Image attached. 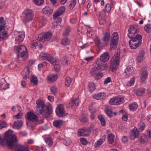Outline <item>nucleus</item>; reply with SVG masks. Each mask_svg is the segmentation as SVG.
Returning <instances> with one entry per match:
<instances>
[{"mask_svg": "<svg viewBox=\"0 0 151 151\" xmlns=\"http://www.w3.org/2000/svg\"><path fill=\"white\" fill-rule=\"evenodd\" d=\"M13 133L12 131L9 129L5 132L4 138H1L0 135V145L4 147L6 144L11 149L14 148L15 151H29L27 145H22L18 144L17 136Z\"/></svg>", "mask_w": 151, "mask_h": 151, "instance_id": "nucleus-1", "label": "nucleus"}, {"mask_svg": "<svg viewBox=\"0 0 151 151\" xmlns=\"http://www.w3.org/2000/svg\"><path fill=\"white\" fill-rule=\"evenodd\" d=\"M37 111L39 114H42L44 117H48L52 113L51 107L45 106L44 101L42 100H38L36 101Z\"/></svg>", "mask_w": 151, "mask_h": 151, "instance_id": "nucleus-2", "label": "nucleus"}, {"mask_svg": "<svg viewBox=\"0 0 151 151\" xmlns=\"http://www.w3.org/2000/svg\"><path fill=\"white\" fill-rule=\"evenodd\" d=\"M14 51L16 53L20 52V55H17L18 59L19 61H24L26 60L28 57V54L26 46L23 45H19L15 46Z\"/></svg>", "mask_w": 151, "mask_h": 151, "instance_id": "nucleus-3", "label": "nucleus"}, {"mask_svg": "<svg viewBox=\"0 0 151 151\" xmlns=\"http://www.w3.org/2000/svg\"><path fill=\"white\" fill-rule=\"evenodd\" d=\"M34 17L33 12L32 10L26 9L24 10L22 13V20L24 24L31 22Z\"/></svg>", "mask_w": 151, "mask_h": 151, "instance_id": "nucleus-4", "label": "nucleus"}, {"mask_svg": "<svg viewBox=\"0 0 151 151\" xmlns=\"http://www.w3.org/2000/svg\"><path fill=\"white\" fill-rule=\"evenodd\" d=\"M129 38L130 39L129 41V45L131 49H135L141 44L142 37L140 35H137L133 37Z\"/></svg>", "mask_w": 151, "mask_h": 151, "instance_id": "nucleus-5", "label": "nucleus"}, {"mask_svg": "<svg viewBox=\"0 0 151 151\" xmlns=\"http://www.w3.org/2000/svg\"><path fill=\"white\" fill-rule=\"evenodd\" d=\"M40 58L42 60H47L54 65H57L59 64L58 60L53 57L50 54L43 52H41L40 55Z\"/></svg>", "mask_w": 151, "mask_h": 151, "instance_id": "nucleus-6", "label": "nucleus"}, {"mask_svg": "<svg viewBox=\"0 0 151 151\" xmlns=\"http://www.w3.org/2000/svg\"><path fill=\"white\" fill-rule=\"evenodd\" d=\"M52 36L51 32L49 31L44 34L38 35L37 40L40 45L42 44L45 41H48L50 40Z\"/></svg>", "mask_w": 151, "mask_h": 151, "instance_id": "nucleus-7", "label": "nucleus"}, {"mask_svg": "<svg viewBox=\"0 0 151 151\" xmlns=\"http://www.w3.org/2000/svg\"><path fill=\"white\" fill-rule=\"evenodd\" d=\"M119 62V56L117 55H114L111 60V65L110 67L111 71L114 72L118 68Z\"/></svg>", "mask_w": 151, "mask_h": 151, "instance_id": "nucleus-8", "label": "nucleus"}, {"mask_svg": "<svg viewBox=\"0 0 151 151\" xmlns=\"http://www.w3.org/2000/svg\"><path fill=\"white\" fill-rule=\"evenodd\" d=\"M119 41V36L118 33L114 32L112 34L110 44V49L114 50L117 47Z\"/></svg>", "mask_w": 151, "mask_h": 151, "instance_id": "nucleus-9", "label": "nucleus"}, {"mask_svg": "<svg viewBox=\"0 0 151 151\" xmlns=\"http://www.w3.org/2000/svg\"><path fill=\"white\" fill-rule=\"evenodd\" d=\"M124 102L123 97L117 96L111 98L109 101V103L113 105H117L122 104Z\"/></svg>", "mask_w": 151, "mask_h": 151, "instance_id": "nucleus-10", "label": "nucleus"}, {"mask_svg": "<svg viewBox=\"0 0 151 151\" xmlns=\"http://www.w3.org/2000/svg\"><path fill=\"white\" fill-rule=\"evenodd\" d=\"M139 132L136 127L131 130L129 133V138L131 140H134L139 137Z\"/></svg>", "mask_w": 151, "mask_h": 151, "instance_id": "nucleus-11", "label": "nucleus"}, {"mask_svg": "<svg viewBox=\"0 0 151 151\" xmlns=\"http://www.w3.org/2000/svg\"><path fill=\"white\" fill-rule=\"evenodd\" d=\"M55 111L57 115L60 117H63L65 114L63 106L62 104L58 105L56 108Z\"/></svg>", "mask_w": 151, "mask_h": 151, "instance_id": "nucleus-12", "label": "nucleus"}, {"mask_svg": "<svg viewBox=\"0 0 151 151\" xmlns=\"http://www.w3.org/2000/svg\"><path fill=\"white\" fill-rule=\"evenodd\" d=\"M15 34L17 36L15 38V40L17 42L20 43L23 41L25 37L24 32H18L17 31H15Z\"/></svg>", "mask_w": 151, "mask_h": 151, "instance_id": "nucleus-13", "label": "nucleus"}, {"mask_svg": "<svg viewBox=\"0 0 151 151\" xmlns=\"http://www.w3.org/2000/svg\"><path fill=\"white\" fill-rule=\"evenodd\" d=\"M134 73L133 68L131 66H128L124 70L123 75L125 78H129Z\"/></svg>", "mask_w": 151, "mask_h": 151, "instance_id": "nucleus-14", "label": "nucleus"}, {"mask_svg": "<svg viewBox=\"0 0 151 151\" xmlns=\"http://www.w3.org/2000/svg\"><path fill=\"white\" fill-rule=\"evenodd\" d=\"M129 32L128 36L129 37H132L135 36L137 34V28L133 26H131L128 29Z\"/></svg>", "mask_w": 151, "mask_h": 151, "instance_id": "nucleus-15", "label": "nucleus"}, {"mask_svg": "<svg viewBox=\"0 0 151 151\" xmlns=\"http://www.w3.org/2000/svg\"><path fill=\"white\" fill-rule=\"evenodd\" d=\"M108 67V66L106 63H104L101 62L96 63V65L95 68L93 69H95L96 70H104L106 69Z\"/></svg>", "mask_w": 151, "mask_h": 151, "instance_id": "nucleus-16", "label": "nucleus"}, {"mask_svg": "<svg viewBox=\"0 0 151 151\" xmlns=\"http://www.w3.org/2000/svg\"><path fill=\"white\" fill-rule=\"evenodd\" d=\"M90 133V130L87 128L82 129H78V131L77 135L79 136H87Z\"/></svg>", "mask_w": 151, "mask_h": 151, "instance_id": "nucleus-17", "label": "nucleus"}, {"mask_svg": "<svg viewBox=\"0 0 151 151\" xmlns=\"http://www.w3.org/2000/svg\"><path fill=\"white\" fill-rule=\"evenodd\" d=\"M142 73L140 76V81L141 82H144L147 79V68L144 67L142 68L141 70Z\"/></svg>", "mask_w": 151, "mask_h": 151, "instance_id": "nucleus-18", "label": "nucleus"}, {"mask_svg": "<svg viewBox=\"0 0 151 151\" xmlns=\"http://www.w3.org/2000/svg\"><path fill=\"white\" fill-rule=\"evenodd\" d=\"M65 9L64 6H62L60 7L53 15V19H57V17L62 14L65 12Z\"/></svg>", "mask_w": 151, "mask_h": 151, "instance_id": "nucleus-19", "label": "nucleus"}, {"mask_svg": "<svg viewBox=\"0 0 151 151\" xmlns=\"http://www.w3.org/2000/svg\"><path fill=\"white\" fill-rule=\"evenodd\" d=\"M53 9L49 6H46L42 10V12L46 16L49 17L52 13Z\"/></svg>", "mask_w": 151, "mask_h": 151, "instance_id": "nucleus-20", "label": "nucleus"}, {"mask_svg": "<svg viewBox=\"0 0 151 151\" xmlns=\"http://www.w3.org/2000/svg\"><path fill=\"white\" fill-rule=\"evenodd\" d=\"M105 16V12L104 10L103 11L99 14V20L100 24H103L106 22Z\"/></svg>", "mask_w": 151, "mask_h": 151, "instance_id": "nucleus-21", "label": "nucleus"}, {"mask_svg": "<svg viewBox=\"0 0 151 151\" xmlns=\"http://www.w3.org/2000/svg\"><path fill=\"white\" fill-rule=\"evenodd\" d=\"M110 37L109 30L107 29L105 31V35L103 38V42L104 44H106L108 43L110 40Z\"/></svg>", "mask_w": 151, "mask_h": 151, "instance_id": "nucleus-22", "label": "nucleus"}, {"mask_svg": "<svg viewBox=\"0 0 151 151\" xmlns=\"http://www.w3.org/2000/svg\"><path fill=\"white\" fill-rule=\"evenodd\" d=\"M79 102L80 100L78 98L76 99H73L69 102L68 106L69 107L75 108L78 106Z\"/></svg>", "mask_w": 151, "mask_h": 151, "instance_id": "nucleus-23", "label": "nucleus"}, {"mask_svg": "<svg viewBox=\"0 0 151 151\" xmlns=\"http://www.w3.org/2000/svg\"><path fill=\"white\" fill-rule=\"evenodd\" d=\"M95 69H92L91 71V74L93 76H94L97 79H99L103 76V74L101 73H97V71Z\"/></svg>", "mask_w": 151, "mask_h": 151, "instance_id": "nucleus-24", "label": "nucleus"}, {"mask_svg": "<svg viewBox=\"0 0 151 151\" xmlns=\"http://www.w3.org/2000/svg\"><path fill=\"white\" fill-rule=\"evenodd\" d=\"M109 58V54L107 52L104 53L100 57V59L101 61L104 62L108 61Z\"/></svg>", "mask_w": 151, "mask_h": 151, "instance_id": "nucleus-25", "label": "nucleus"}, {"mask_svg": "<svg viewBox=\"0 0 151 151\" xmlns=\"http://www.w3.org/2000/svg\"><path fill=\"white\" fill-rule=\"evenodd\" d=\"M26 116L28 119L30 121H36L37 118V116L32 112L27 113Z\"/></svg>", "mask_w": 151, "mask_h": 151, "instance_id": "nucleus-26", "label": "nucleus"}, {"mask_svg": "<svg viewBox=\"0 0 151 151\" xmlns=\"http://www.w3.org/2000/svg\"><path fill=\"white\" fill-rule=\"evenodd\" d=\"M22 122L21 121L17 120L15 121L13 125V127L14 129H18L22 126Z\"/></svg>", "mask_w": 151, "mask_h": 151, "instance_id": "nucleus-27", "label": "nucleus"}, {"mask_svg": "<svg viewBox=\"0 0 151 151\" xmlns=\"http://www.w3.org/2000/svg\"><path fill=\"white\" fill-rule=\"evenodd\" d=\"M58 78L57 75L53 74L48 76L46 78L47 81L50 82H54Z\"/></svg>", "mask_w": 151, "mask_h": 151, "instance_id": "nucleus-28", "label": "nucleus"}, {"mask_svg": "<svg viewBox=\"0 0 151 151\" xmlns=\"http://www.w3.org/2000/svg\"><path fill=\"white\" fill-rule=\"evenodd\" d=\"M105 93L104 92H100L95 94L93 96V98L96 100H99L103 98Z\"/></svg>", "mask_w": 151, "mask_h": 151, "instance_id": "nucleus-29", "label": "nucleus"}, {"mask_svg": "<svg viewBox=\"0 0 151 151\" xmlns=\"http://www.w3.org/2000/svg\"><path fill=\"white\" fill-rule=\"evenodd\" d=\"M30 82L34 85H37L38 83L37 77L34 75H32L30 78Z\"/></svg>", "mask_w": 151, "mask_h": 151, "instance_id": "nucleus-30", "label": "nucleus"}, {"mask_svg": "<svg viewBox=\"0 0 151 151\" xmlns=\"http://www.w3.org/2000/svg\"><path fill=\"white\" fill-rule=\"evenodd\" d=\"M53 126L58 128H60L63 124V121L61 120H56L53 122Z\"/></svg>", "mask_w": 151, "mask_h": 151, "instance_id": "nucleus-31", "label": "nucleus"}, {"mask_svg": "<svg viewBox=\"0 0 151 151\" xmlns=\"http://www.w3.org/2000/svg\"><path fill=\"white\" fill-rule=\"evenodd\" d=\"M145 89L144 88H140L135 91L136 94L137 96H142L145 92Z\"/></svg>", "mask_w": 151, "mask_h": 151, "instance_id": "nucleus-32", "label": "nucleus"}, {"mask_svg": "<svg viewBox=\"0 0 151 151\" xmlns=\"http://www.w3.org/2000/svg\"><path fill=\"white\" fill-rule=\"evenodd\" d=\"M106 114L109 117H111L112 116L113 113L112 110L111 108L107 107L104 110Z\"/></svg>", "mask_w": 151, "mask_h": 151, "instance_id": "nucleus-33", "label": "nucleus"}, {"mask_svg": "<svg viewBox=\"0 0 151 151\" xmlns=\"http://www.w3.org/2000/svg\"><path fill=\"white\" fill-rule=\"evenodd\" d=\"M135 79V77L134 76L131 78L129 81L127 83L126 86L129 87L133 86L134 84Z\"/></svg>", "mask_w": 151, "mask_h": 151, "instance_id": "nucleus-34", "label": "nucleus"}, {"mask_svg": "<svg viewBox=\"0 0 151 151\" xmlns=\"http://www.w3.org/2000/svg\"><path fill=\"white\" fill-rule=\"evenodd\" d=\"M114 136L111 133H109L108 136V140L109 143L112 144L114 142Z\"/></svg>", "mask_w": 151, "mask_h": 151, "instance_id": "nucleus-35", "label": "nucleus"}, {"mask_svg": "<svg viewBox=\"0 0 151 151\" xmlns=\"http://www.w3.org/2000/svg\"><path fill=\"white\" fill-rule=\"evenodd\" d=\"M29 70L28 68H27L26 70L23 72L22 76L23 78L25 79H28L29 78Z\"/></svg>", "mask_w": 151, "mask_h": 151, "instance_id": "nucleus-36", "label": "nucleus"}, {"mask_svg": "<svg viewBox=\"0 0 151 151\" xmlns=\"http://www.w3.org/2000/svg\"><path fill=\"white\" fill-rule=\"evenodd\" d=\"M88 88L90 92H92L96 89L95 84L93 82L89 83L88 84Z\"/></svg>", "mask_w": 151, "mask_h": 151, "instance_id": "nucleus-37", "label": "nucleus"}, {"mask_svg": "<svg viewBox=\"0 0 151 151\" xmlns=\"http://www.w3.org/2000/svg\"><path fill=\"white\" fill-rule=\"evenodd\" d=\"M8 36L7 32L6 31L4 30L2 32L0 35V41L1 39H6Z\"/></svg>", "mask_w": 151, "mask_h": 151, "instance_id": "nucleus-38", "label": "nucleus"}, {"mask_svg": "<svg viewBox=\"0 0 151 151\" xmlns=\"http://www.w3.org/2000/svg\"><path fill=\"white\" fill-rule=\"evenodd\" d=\"M87 35L88 37H91L94 34V31L90 27H87Z\"/></svg>", "mask_w": 151, "mask_h": 151, "instance_id": "nucleus-39", "label": "nucleus"}, {"mask_svg": "<svg viewBox=\"0 0 151 151\" xmlns=\"http://www.w3.org/2000/svg\"><path fill=\"white\" fill-rule=\"evenodd\" d=\"M148 139L146 135L142 134L140 137V142L141 143H144L147 142Z\"/></svg>", "mask_w": 151, "mask_h": 151, "instance_id": "nucleus-40", "label": "nucleus"}, {"mask_svg": "<svg viewBox=\"0 0 151 151\" xmlns=\"http://www.w3.org/2000/svg\"><path fill=\"white\" fill-rule=\"evenodd\" d=\"M45 141L46 144L49 146H51L53 143L52 138L50 137H48L45 139Z\"/></svg>", "mask_w": 151, "mask_h": 151, "instance_id": "nucleus-41", "label": "nucleus"}, {"mask_svg": "<svg viewBox=\"0 0 151 151\" xmlns=\"http://www.w3.org/2000/svg\"><path fill=\"white\" fill-rule=\"evenodd\" d=\"M144 56V53L143 52H141L138 54L137 58V60L139 62H141L143 60Z\"/></svg>", "mask_w": 151, "mask_h": 151, "instance_id": "nucleus-42", "label": "nucleus"}, {"mask_svg": "<svg viewBox=\"0 0 151 151\" xmlns=\"http://www.w3.org/2000/svg\"><path fill=\"white\" fill-rule=\"evenodd\" d=\"M138 107L137 104L136 103H134L132 104L129 105V108L130 110L133 111H135Z\"/></svg>", "mask_w": 151, "mask_h": 151, "instance_id": "nucleus-43", "label": "nucleus"}, {"mask_svg": "<svg viewBox=\"0 0 151 151\" xmlns=\"http://www.w3.org/2000/svg\"><path fill=\"white\" fill-rule=\"evenodd\" d=\"M98 118L100 121L101 124L103 126H105L106 125V122L103 116L101 115H99L98 116Z\"/></svg>", "mask_w": 151, "mask_h": 151, "instance_id": "nucleus-44", "label": "nucleus"}, {"mask_svg": "<svg viewBox=\"0 0 151 151\" xmlns=\"http://www.w3.org/2000/svg\"><path fill=\"white\" fill-rule=\"evenodd\" d=\"M70 32V27H67L64 31L63 32V35L65 37H67L68 36L69 33Z\"/></svg>", "mask_w": 151, "mask_h": 151, "instance_id": "nucleus-45", "label": "nucleus"}, {"mask_svg": "<svg viewBox=\"0 0 151 151\" xmlns=\"http://www.w3.org/2000/svg\"><path fill=\"white\" fill-rule=\"evenodd\" d=\"M104 140L102 138H100L99 139L97 140L95 143L94 145L95 147H96L101 145L104 142Z\"/></svg>", "mask_w": 151, "mask_h": 151, "instance_id": "nucleus-46", "label": "nucleus"}, {"mask_svg": "<svg viewBox=\"0 0 151 151\" xmlns=\"http://www.w3.org/2000/svg\"><path fill=\"white\" fill-rule=\"evenodd\" d=\"M51 92L53 95H55L57 92V88L55 86H51L50 88Z\"/></svg>", "mask_w": 151, "mask_h": 151, "instance_id": "nucleus-47", "label": "nucleus"}, {"mask_svg": "<svg viewBox=\"0 0 151 151\" xmlns=\"http://www.w3.org/2000/svg\"><path fill=\"white\" fill-rule=\"evenodd\" d=\"M71 83V79L69 77L66 78L65 81V84L67 87H69Z\"/></svg>", "mask_w": 151, "mask_h": 151, "instance_id": "nucleus-48", "label": "nucleus"}, {"mask_svg": "<svg viewBox=\"0 0 151 151\" xmlns=\"http://www.w3.org/2000/svg\"><path fill=\"white\" fill-rule=\"evenodd\" d=\"M145 30L147 33H150L151 32V24H147L144 27Z\"/></svg>", "mask_w": 151, "mask_h": 151, "instance_id": "nucleus-49", "label": "nucleus"}, {"mask_svg": "<svg viewBox=\"0 0 151 151\" xmlns=\"http://www.w3.org/2000/svg\"><path fill=\"white\" fill-rule=\"evenodd\" d=\"M76 3V0H70V2L69 7L70 9L73 8Z\"/></svg>", "mask_w": 151, "mask_h": 151, "instance_id": "nucleus-50", "label": "nucleus"}, {"mask_svg": "<svg viewBox=\"0 0 151 151\" xmlns=\"http://www.w3.org/2000/svg\"><path fill=\"white\" fill-rule=\"evenodd\" d=\"M70 41L68 38H65L63 39L61 41L62 44L65 46L68 45L70 43Z\"/></svg>", "mask_w": 151, "mask_h": 151, "instance_id": "nucleus-51", "label": "nucleus"}, {"mask_svg": "<svg viewBox=\"0 0 151 151\" xmlns=\"http://www.w3.org/2000/svg\"><path fill=\"white\" fill-rule=\"evenodd\" d=\"M71 142L70 139L68 138H65L63 141L64 144L66 146L69 145Z\"/></svg>", "mask_w": 151, "mask_h": 151, "instance_id": "nucleus-52", "label": "nucleus"}, {"mask_svg": "<svg viewBox=\"0 0 151 151\" xmlns=\"http://www.w3.org/2000/svg\"><path fill=\"white\" fill-rule=\"evenodd\" d=\"M145 128V124L143 122H141L139 124V129L140 131L142 132Z\"/></svg>", "mask_w": 151, "mask_h": 151, "instance_id": "nucleus-53", "label": "nucleus"}, {"mask_svg": "<svg viewBox=\"0 0 151 151\" xmlns=\"http://www.w3.org/2000/svg\"><path fill=\"white\" fill-rule=\"evenodd\" d=\"M44 0H34V3L37 5H40L44 3Z\"/></svg>", "mask_w": 151, "mask_h": 151, "instance_id": "nucleus-54", "label": "nucleus"}, {"mask_svg": "<svg viewBox=\"0 0 151 151\" xmlns=\"http://www.w3.org/2000/svg\"><path fill=\"white\" fill-rule=\"evenodd\" d=\"M23 115V113L21 111L19 112L17 115H15L14 116V117L15 119H21L22 117V116Z\"/></svg>", "mask_w": 151, "mask_h": 151, "instance_id": "nucleus-55", "label": "nucleus"}, {"mask_svg": "<svg viewBox=\"0 0 151 151\" xmlns=\"http://www.w3.org/2000/svg\"><path fill=\"white\" fill-rule=\"evenodd\" d=\"M9 85L8 83H7L6 82V84H4V86L2 87L1 89V91H3L4 90L9 88Z\"/></svg>", "mask_w": 151, "mask_h": 151, "instance_id": "nucleus-56", "label": "nucleus"}, {"mask_svg": "<svg viewBox=\"0 0 151 151\" xmlns=\"http://www.w3.org/2000/svg\"><path fill=\"white\" fill-rule=\"evenodd\" d=\"M6 81L4 78H2L0 80V89L4 86V84H6Z\"/></svg>", "mask_w": 151, "mask_h": 151, "instance_id": "nucleus-57", "label": "nucleus"}, {"mask_svg": "<svg viewBox=\"0 0 151 151\" xmlns=\"http://www.w3.org/2000/svg\"><path fill=\"white\" fill-rule=\"evenodd\" d=\"M105 8L106 12L107 13H109L110 12L111 9V7L110 4H106L105 6Z\"/></svg>", "mask_w": 151, "mask_h": 151, "instance_id": "nucleus-58", "label": "nucleus"}, {"mask_svg": "<svg viewBox=\"0 0 151 151\" xmlns=\"http://www.w3.org/2000/svg\"><path fill=\"white\" fill-rule=\"evenodd\" d=\"M128 119V116L127 114H123L122 116V119L124 121H127Z\"/></svg>", "mask_w": 151, "mask_h": 151, "instance_id": "nucleus-59", "label": "nucleus"}, {"mask_svg": "<svg viewBox=\"0 0 151 151\" xmlns=\"http://www.w3.org/2000/svg\"><path fill=\"white\" fill-rule=\"evenodd\" d=\"M80 120L83 122H86L88 121L87 118L83 116H82L80 118Z\"/></svg>", "mask_w": 151, "mask_h": 151, "instance_id": "nucleus-60", "label": "nucleus"}, {"mask_svg": "<svg viewBox=\"0 0 151 151\" xmlns=\"http://www.w3.org/2000/svg\"><path fill=\"white\" fill-rule=\"evenodd\" d=\"M111 82V78L110 77H108L105 79L104 82V83L105 84H106Z\"/></svg>", "mask_w": 151, "mask_h": 151, "instance_id": "nucleus-61", "label": "nucleus"}, {"mask_svg": "<svg viewBox=\"0 0 151 151\" xmlns=\"http://www.w3.org/2000/svg\"><path fill=\"white\" fill-rule=\"evenodd\" d=\"M6 127V124L5 122L0 120V129L5 128Z\"/></svg>", "mask_w": 151, "mask_h": 151, "instance_id": "nucleus-62", "label": "nucleus"}, {"mask_svg": "<svg viewBox=\"0 0 151 151\" xmlns=\"http://www.w3.org/2000/svg\"><path fill=\"white\" fill-rule=\"evenodd\" d=\"M59 26V24L58 23V22L57 21L56 22H54L52 23V27L53 29H55Z\"/></svg>", "mask_w": 151, "mask_h": 151, "instance_id": "nucleus-63", "label": "nucleus"}, {"mask_svg": "<svg viewBox=\"0 0 151 151\" xmlns=\"http://www.w3.org/2000/svg\"><path fill=\"white\" fill-rule=\"evenodd\" d=\"M128 140V138L127 136H124L122 138V141L124 143H126Z\"/></svg>", "mask_w": 151, "mask_h": 151, "instance_id": "nucleus-64", "label": "nucleus"}]
</instances>
